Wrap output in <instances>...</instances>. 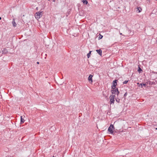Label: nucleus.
<instances>
[{
	"instance_id": "1",
	"label": "nucleus",
	"mask_w": 157,
	"mask_h": 157,
	"mask_svg": "<svg viewBox=\"0 0 157 157\" xmlns=\"http://www.w3.org/2000/svg\"><path fill=\"white\" fill-rule=\"evenodd\" d=\"M111 92L112 94H114V95H115V94H116L117 97L120 93V92L119 91L117 88L116 89L113 90H111Z\"/></svg>"
},
{
	"instance_id": "2",
	"label": "nucleus",
	"mask_w": 157,
	"mask_h": 157,
	"mask_svg": "<svg viewBox=\"0 0 157 157\" xmlns=\"http://www.w3.org/2000/svg\"><path fill=\"white\" fill-rule=\"evenodd\" d=\"M118 80L117 79H115L113 81L112 83V85L111 86V88L112 90H113L116 89V87L117 85V82Z\"/></svg>"
},
{
	"instance_id": "3",
	"label": "nucleus",
	"mask_w": 157,
	"mask_h": 157,
	"mask_svg": "<svg viewBox=\"0 0 157 157\" xmlns=\"http://www.w3.org/2000/svg\"><path fill=\"white\" fill-rule=\"evenodd\" d=\"M115 97V95H111L109 98L110 99V104L111 105L112 104H113L114 103V102L115 101L114 98Z\"/></svg>"
},
{
	"instance_id": "4",
	"label": "nucleus",
	"mask_w": 157,
	"mask_h": 157,
	"mask_svg": "<svg viewBox=\"0 0 157 157\" xmlns=\"http://www.w3.org/2000/svg\"><path fill=\"white\" fill-rule=\"evenodd\" d=\"M43 11H39L35 13L36 15V17L37 18L39 19L41 17H42V13Z\"/></svg>"
},
{
	"instance_id": "5",
	"label": "nucleus",
	"mask_w": 157,
	"mask_h": 157,
	"mask_svg": "<svg viewBox=\"0 0 157 157\" xmlns=\"http://www.w3.org/2000/svg\"><path fill=\"white\" fill-rule=\"evenodd\" d=\"M114 129V127L113 125L112 124H111L110 126L108 128V131L111 134H113V130Z\"/></svg>"
},
{
	"instance_id": "6",
	"label": "nucleus",
	"mask_w": 157,
	"mask_h": 157,
	"mask_svg": "<svg viewBox=\"0 0 157 157\" xmlns=\"http://www.w3.org/2000/svg\"><path fill=\"white\" fill-rule=\"evenodd\" d=\"M93 75H89L88 78V80L90 83H91L93 82V80L92 78L93 77Z\"/></svg>"
},
{
	"instance_id": "7",
	"label": "nucleus",
	"mask_w": 157,
	"mask_h": 157,
	"mask_svg": "<svg viewBox=\"0 0 157 157\" xmlns=\"http://www.w3.org/2000/svg\"><path fill=\"white\" fill-rule=\"evenodd\" d=\"M137 85L139 86H141V87L142 88H143V86L146 87V86L147 85L145 83H137Z\"/></svg>"
},
{
	"instance_id": "8",
	"label": "nucleus",
	"mask_w": 157,
	"mask_h": 157,
	"mask_svg": "<svg viewBox=\"0 0 157 157\" xmlns=\"http://www.w3.org/2000/svg\"><path fill=\"white\" fill-rule=\"evenodd\" d=\"M96 51L101 56H102V51L101 49L96 50Z\"/></svg>"
},
{
	"instance_id": "9",
	"label": "nucleus",
	"mask_w": 157,
	"mask_h": 157,
	"mask_svg": "<svg viewBox=\"0 0 157 157\" xmlns=\"http://www.w3.org/2000/svg\"><path fill=\"white\" fill-rule=\"evenodd\" d=\"M136 11L137 13H139L141 12L142 10V9L140 7H139L136 8Z\"/></svg>"
},
{
	"instance_id": "10",
	"label": "nucleus",
	"mask_w": 157,
	"mask_h": 157,
	"mask_svg": "<svg viewBox=\"0 0 157 157\" xmlns=\"http://www.w3.org/2000/svg\"><path fill=\"white\" fill-rule=\"evenodd\" d=\"M2 52L3 54H6L7 52V51L6 48H4L2 50Z\"/></svg>"
},
{
	"instance_id": "11",
	"label": "nucleus",
	"mask_w": 157,
	"mask_h": 157,
	"mask_svg": "<svg viewBox=\"0 0 157 157\" xmlns=\"http://www.w3.org/2000/svg\"><path fill=\"white\" fill-rule=\"evenodd\" d=\"M82 2L83 4L84 5H86L88 3V2L87 0H82Z\"/></svg>"
},
{
	"instance_id": "12",
	"label": "nucleus",
	"mask_w": 157,
	"mask_h": 157,
	"mask_svg": "<svg viewBox=\"0 0 157 157\" xmlns=\"http://www.w3.org/2000/svg\"><path fill=\"white\" fill-rule=\"evenodd\" d=\"M12 23L13 25V26L16 27V26L17 24L15 21V19H13V21H12Z\"/></svg>"
},
{
	"instance_id": "13",
	"label": "nucleus",
	"mask_w": 157,
	"mask_h": 157,
	"mask_svg": "<svg viewBox=\"0 0 157 157\" xmlns=\"http://www.w3.org/2000/svg\"><path fill=\"white\" fill-rule=\"evenodd\" d=\"M24 121H25L24 119L22 118V116H21V124H23V123H24Z\"/></svg>"
},
{
	"instance_id": "14",
	"label": "nucleus",
	"mask_w": 157,
	"mask_h": 157,
	"mask_svg": "<svg viewBox=\"0 0 157 157\" xmlns=\"http://www.w3.org/2000/svg\"><path fill=\"white\" fill-rule=\"evenodd\" d=\"M91 52V51H90L89 53H88V54H87V57L88 58H89L90 57V56Z\"/></svg>"
},
{
	"instance_id": "15",
	"label": "nucleus",
	"mask_w": 157,
	"mask_h": 157,
	"mask_svg": "<svg viewBox=\"0 0 157 157\" xmlns=\"http://www.w3.org/2000/svg\"><path fill=\"white\" fill-rule=\"evenodd\" d=\"M155 82L149 81V84L150 85L155 84Z\"/></svg>"
},
{
	"instance_id": "16",
	"label": "nucleus",
	"mask_w": 157,
	"mask_h": 157,
	"mask_svg": "<svg viewBox=\"0 0 157 157\" xmlns=\"http://www.w3.org/2000/svg\"><path fill=\"white\" fill-rule=\"evenodd\" d=\"M142 71V69L140 67H139L138 69V71L139 73H140L141 72V71Z\"/></svg>"
},
{
	"instance_id": "17",
	"label": "nucleus",
	"mask_w": 157,
	"mask_h": 157,
	"mask_svg": "<svg viewBox=\"0 0 157 157\" xmlns=\"http://www.w3.org/2000/svg\"><path fill=\"white\" fill-rule=\"evenodd\" d=\"M103 37V36L101 35L100 34L99 35V36L98 38V39L99 40L101 39Z\"/></svg>"
},
{
	"instance_id": "18",
	"label": "nucleus",
	"mask_w": 157,
	"mask_h": 157,
	"mask_svg": "<svg viewBox=\"0 0 157 157\" xmlns=\"http://www.w3.org/2000/svg\"><path fill=\"white\" fill-rule=\"evenodd\" d=\"M116 101L118 103L120 102V99L118 98H115Z\"/></svg>"
},
{
	"instance_id": "19",
	"label": "nucleus",
	"mask_w": 157,
	"mask_h": 157,
	"mask_svg": "<svg viewBox=\"0 0 157 157\" xmlns=\"http://www.w3.org/2000/svg\"><path fill=\"white\" fill-rule=\"evenodd\" d=\"M129 80H125V81H124L123 82V84H126L127 83L128 81Z\"/></svg>"
},
{
	"instance_id": "20",
	"label": "nucleus",
	"mask_w": 157,
	"mask_h": 157,
	"mask_svg": "<svg viewBox=\"0 0 157 157\" xmlns=\"http://www.w3.org/2000/svg\"><path fill=\"white\" fill-rule=\"evenodd\" d=\"M127 92H126V93L124 94V97H125L126 96H127Z\"/></svg>"
},
{
	"instance_id": "21",
	"label": "nucleus",
	"mask_w": 157,
	"mask_h": 157,
	"mask_svg": "<svg viewBox=\"0 0 157 157\" xmlns=\"http://www.w3.org/2000/svg\"><path fill=\"white\" fill-rule=\"evenodd\" d=\"M152 73H154V74H157V73L156 72H154V71H153V72H152Z\"/></svg>"
},
{
	"instance_id": "22",
	"label": "nucleus",
	"mask_w": 157,
	"mask_h": 157,
	"mask_svg": "<svg viewBox=\"0 0 157 157\" xmlns=\"http://www.w3.org/2000/svg\"><path fill=\"white\" fill-rule=\"evenodd\" d=\"M37 64H39V62H37Z\"/></svg>"
},
{
	"instance_id": "23",
	"label": "nucleus",
	"mask_w": 157,
	"mask_h": 157,
	"mask_svg": "<svg viewBox=\"0 0 157 157\" xmlns=\"http://www.w3.org/2000/svg\"><path fill=\"white\" fill-rule=\"evenodd\" d=\"M2 19V17H0V20Z\"/></svg>"
},
{
	"instance_id": "24",
	"label": "nucleus",
	"mask_w": 157,
	"mask_h": 157,
	"mask_svg": "<svg viewBox=\"0 0 157 157\" xmlns=\"http://www.w3.org/2000/svg\"><path fill=\"white\" fill-rule=\"evenodd\" d=\"M120 34V35H122V33H121Z\"/></svg>"
},
{
	"instance_id": "25",
	"label": "nucleus",
	"mask_w": 157,
	"mask_h": 157,
	"mask_svg": "<svg viewBox=\"0 0 157 157\" xmlns=\"http://www.w3.org/2000/svg\"><path fill=\"white\" fill-rule=\"evenodd\" d=\"M155 129L157 130V128H156Z\"/></svg>"
},
{
	"instance_id": "26",
	"label": "nucleus",
	"mask_w": 157,
	"mask_h": 157,
	"mask_svg": "<svg viewBox=\"0 0 157 157\" xmlns=\"http://www.w3.org/2000/svg\"><path fill=\"white\" fill-rule=\"evenodd\" d=\"M37 8H38L37 7V8H36V9H37Z\"/></svg>"
},
{
	"instance_id": "27",
	"label": "nucleus",
	"mask_w": 157,
	"mask_h": 157,
	"mask_svg": "<svg viewBox=\"0 0 157 157\" xmlns=\"http://www.w3.org/2000/svg\"><path fill=\"white\" fill-rule=\"evenodd\" d=\"M53 157H55L54 156H53Z\"/></svg>"
}]
</instances>
